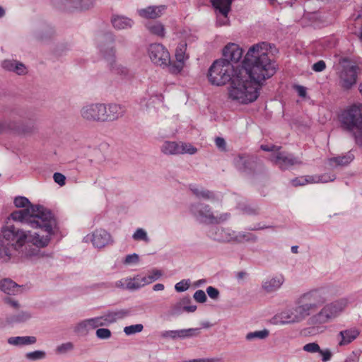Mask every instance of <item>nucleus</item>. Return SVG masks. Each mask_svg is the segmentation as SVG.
Returning a JSON list of instances; mask_svg holds the SVG:
<instances>
[{"label":"nucleus","instance_id":"obj_47","mask_svg":"<svg viewBox=\"0 0 362 362\" xmlns=\"http://www.w3.org/2000/svg\"><path fill=\"white\" fill-rule=\"evenodd\" d=\"M91 329L107 325L103 315L88 319Z\"/></svg>","mask_w":362,"mask_h":362},{"label":"nucleus","instance_id":"obj_55","mask_svg":"<svg viewBox=\"0 0 362 362\" xmlns=\"http://www.w3.org/2000/svg\"><path fill=\"white\" fill-rule=\"evenodd\" d=\"M361 356V351H353L347 356L344 362H358Z\"/></svg>","mask_w":362,"mask_h":362},{"label":"nucleus","instance_id":"obj_50","mask_svg":"<svg viewBox=\"0 0 362 362\" xmlns=\"http://www.w3.org/2000/svg\"><path fill=\"white\" fill-rule=\"evenodd\" d=\"M74 346L72 342H66L63 343L56 348V353L59 354H64L69 351H71L74 349Z\"/></svg>","mask_w":362,"mask_h":362},{"label":"nucleus","instance_id":"obj_49","mask_svg":"<svg viewBox=\"0 0 362 362\" xmlns=\"http://www.w3.org/2000/svg\"><path fill=\"white\" fill-rule=\"evenodd\" d=\"M132 238L134 240H143L146 243H148L150 240L147 235V233L143 228L136 229L132 235Z\"/></svg>","mask_w":362,"mask_h":362},{"label":"nucleus","instance_id":"obj_25","mask_svg":"<svg viewBox=\"0 0 362 362\" xmlns=\"http://www.w3.org/2000/svg\"><path fill=\"white\" fill-rule=\"evenodd\" d=\"M360 334V332L356 328L346 329L341 330L337 334L338 345L343 346L349 344L354 341Z\"/></svg>","mask_w":362,"mask_h":362},{"label":"nucleus","instance_id":"obj_57","mask_svg":"<svg viewBox=\"0 0 362 362\" xmlns=\"http://www.w3.org/2000/svg\"><path fill=\"white\" fill-rule=\"evenodd\" d=\"M194 300L198 303H204L206 300V296L204 291L197 290L193 296Z\"/></svg>","mask_w":362,"mask_h":362},{"label":"nucleus","instance_id":"obj_54","mask_svg":"<svg viewBox=\"0 0 362 362\" xmlns=\"http://www.w3.org/2000/svg\"><path fill=\"white\" fill-rule=\"evenodd\" d=\"M189 287V280H182L181 281L177 283L175 286V289L177 292H183L187 291Z\"/></svg>","mask_w":362,"mask_h":362},{"label":"nucleus","instance_id":"obj_22","mask_svg":"<svg viewBox=\"0 0 362 362\" xmlns=\"http://www.w3.org/2000/svg\"><path fill=\"white\" fill-rule=\"evenodd\" d=\"M167 6L165 5L149 6L145 8L137 10L139 16L146 19H156L161 17L165 13Z\"/></svg>","mask_w":362,"mask_h":362},{"label":"nucleus","instance_id":"obj_13","mask_svg":"<svg viewBox=\"0 0 362 362\" xmlns=\"http://www.w3.org/2000/svg\"><path fill=\"white\" fill-rule=\"evenodd\" d=\"M148 54L151 61L158 66H166L170 62V54L161 44H151L148 47Z\"/></svg>","mask_w":362,"mask_h":362},{"label":"nucleus","instance_id":"obj_56","mask_svg":"<svg viewBox=\"0 0 362 362\" xmlns=\"http://www.w3.org/2000/svg\"><path fill=\"white\" fill-rule=\"evenodd\" d=\"M30 204L29 200L24 197H18L15 198L14 204L16 207L23 208Z\"/></svg>","mask_w":362,"mask_h":362},{"label":"nucleus","instance_id":"obj_53","mask_svg":"<svg viewBox=\"0 0 362 362\" xmlns=\"http://www.w3.org/2000/svg\"><path fill=\"white\" fill-rule=\"evenodd\" d=\"M139 260V255L136 253H133V254L127 255L125 259L123 261V263L126 265H130V264H134L138 263Z\"/></svg>","mask_w":362,"mask_h":362},{"label":"nucleus","instance_id":"obj_30","mask_svg":"<svg viewBox=\"0 0 362 362\" xmlns=\"http://www.w3.org/2000/svg\"><path fill=\"white\" fill-rule=\"evenodd\" d=\"M37 338L34 336L12 337L8 339V343L16 346H22L35 344Z\"/></svg>","mask_w":362,"mask_h":362},{"label":"nucleus","instance_id":"obj_46","mask_svg":"<svg viewBox=\"0 0 362 362\" xmlns=\"http://www.w3.org/2000/svg\"><path fill=\"white\" fill-rule=\"evenodd\" d=\"M31 317V315L26 311H22L18 314L13 315L11 317L10 321L11 322H24Z\"/></svg>","mask_w":362,"mask_h":362},{"label":"nucleus","instance_id":"obj_29","mask_svg":"<svg viewBox=\"0 0 362 362\" xmlns=\"http://www.w3.org/2000/svg\"><path fill=\"white\" fill-rule=\"evenodd\" d=\"M21 286L17 284L11 279H4L0 281V289L8 295H16L19 293Z\"/></svg>","mask_w":362,"mask_h":362},{"label":"nucleus","instance_id":"obj_7","mask_svg":"<svg viewBox=\"0 0 362 362\" xmlns=\"http://www.w3.org/2000/svg\"><path fill=\"white\" fill-rule=\"evenodd\" d=\"M240 66L236 68L226 60L217 59L213 62L209 69L207 77L212 85L223 86L233 80L235 72Z\"/></svg>","mask_w":362,"mask_h":362},{"label":"nucleus","instance_id":"obj_37","mask_svg":"<svg viewBox=\"0 0 362 362\" xmlns=\"http://www.w3.org/2000/svg\"><path fill=\"white\" fill-rule=\"evenodd\" d=\"M216 15V23L218 25H226L229 23L228 13L230 10L226 11L223 8H214Z\"/></svg>","mask_w":362,"mask_h":362},{"label":"nucleus","instance_id":"obj_6","mask_svg":"<svg viewBox=\"0 0 362 362\" xmlns=\"http://www.w3.org/2000/svg\"><path fill=\"white\" fill-rule=\"evenodd\" d=\"M342 127L353 133L356 143L362 146V104H354L340 115Z\"/></svg>","mask_w":362,"mask_h":362},{"label":"nucleus","instance_id":"obj_60","mask_svg":"<svg viewBox=\"0 0 362 362\" xmlns=\"http://www.w3.org/2000/svg\"><path fill=\"white\" fill-rule=\"evenodd\" d=\"M326 68V64L323 60H320L312 66V69L315 72H321Z\"/></svg>","mask_w":362,"mask_h":362},{"label":"nucleus","instance_id":"obj_33","mask_svg":"<svg viewBox=\"0 0 362 362\" xmlns=\"http://www.w3.org/2000/svg\"><path fill=\"white\" fill-rule=\"evenodd\" d=\"M129 312L127 310H118L115 311H108L103 315L104 320L107 325L113 323L117 320H120L127 316Z\"/></svg>","mask_w":362,"mask_h":362},{"label":"nucleus","instance_id":"obj_17","mask_svg":"<svg viewBox=\"0 0 362 362\" xmlns=\"http://www.w3.org/2000/svg\"><path fill=\"white\" fill-rule=\"evenodd\" d=\"M336 178L334 175H305L296 177L291 180V183L294 187L303 186L310 183H326L334 180Z\"/></svg>","mask_w":362,"mask_h":362},{"label":"nucleus","instance_id":"obj_14","mask_svg":"<svg viewBox=\"0 0 362 362\" xmlns=\"http://www.w3.org/2000/svg\"><path fill=\"white\" fill-rule=\"evenodd\" d=\"M52 3L58 8L68 11L86 10L93 6L91 0H53Z\"/></svg>","mask_w":362,"mask_h":362},{"label":"nucleus","instance_id":"obj_62","mask_svg":"<svg viewBox=\"0 0 362 362\" xmlns=\"http://www.w3.org/2000/svg\"><path fill=\"white\" fill-rule=\"evenodd\" d=\"M206 293L209 295V296L212 299H217L219 296L218 290L213 286H209L206 288Z\"/></svg>","mask_w":362,"mask_h":362},{"label":"nucleus","instance_id":"obj_5","mask_svg":"<svg viewBox=\"0 0 362 362\" xmlns=\"http://www.w3.org/2000/svg\"><path fill=\"white\" fill-rule=\"evenodd\" d=\"M322 304L321 308L314 312L308 319V324L313 327H319L334 321L347 307L349 301L346 298H339L330 303Z\"/></svg>","mask_w":362,"mask_h":362},{"label":"nucleus","instance_id":"obj_26","mask_svg":"<svg viewBox=\"0 0 362 362\" xmlns=\"http://www.w3.org/2000/svg\"><path fill=\"white\" fill-rule=\"evenodd\" d=\"M1 66L6 71H13L18 75L25 74L27 73L26 66L21 62L13 59H6Z\"/></svg>","mask_w":362,"mask_h":362},{"label":"nucleus","instance_id":"obj_10","mask_svg":"<svg viewBox=\"0 0 362 362\" xmlns=\"http://www.w3.org/2000/svg\"><path fill=\"white\" fill-rule=\"evenodd\" d=\"M161 151L165 155L195 154L197 149L190 144L175 141H165L161 146Z\"/></svg>","mask_w":362,"mask_h":362},{"label":"nucleus","instance_id":"obj_52","mask_svg":"<svg viewBox=\"0 0 362 362\" xmlns=\"http://www.w3.org/2000/svg\"><path fill=\"white\" fill-rule=\"evenodd\" d=\"M96 337L100 339H107L111 337V331L107 328H99L95 332Z\"/></svg>","mask_w":362,"mask_h":362},{"label":"nucleus","instance_id":"obj_8","mask_svg":"<svg viewBox=\"0 0 362 362\" xmlns=\"http://www.w3.org/2000/svg\"><path fill=\"white\" fill-rule=\"evenodd\" d=\"M98 41L100 53L109 63L111 69L117 74L127 75L128 70L123 66L115 63V49L113 45V36L111 34H107L100 37Z\"/></svg>","mask_w":362,"mask_h":362},{"label":"nucleus","instance_id":"obj_61","mask_svg":"<svg viewBox=\"0 0 362 362\" xmlns=\"http://www.w3.org/2000/svg\"><path fill=\"white\" fill-rule=\"evenodd\" d=\"M318 353L320 354V355L322 356V362L329 361L332 356V354L331 351L328 349H326L324 350H322L320 349V351H319Z\"/></svg>","mask_w":362,"mask_h":362},{"label":"nucleus","instance_id":"obj_23","mask_svg":"<svg viewBox=\"0 0 362 362\" xmlns=\"http://www.w3.org/2000/svg\"><path fill=\"white\" fill-rule=\"evenodd\" d=\"M234 231L218 227H212L208 231V236L218 242H230L232 240Z\"/></svg>","mask_w":362,"mask_h":362},{"label":"nucleus","instance_id":"obj_41","mask_svg":"<svg viewBox=\"0 0 362 362\" xmlns=\"http://www.w3.org/2000/svg\"><path fill=\"white\" fill-rule=\"evenodd\" d=\"M214 8H223L224 11L230 10L232 0H210Z\"/></svg>","mask_w":362,"mask_h":362},{"label":"nucleus","instance_id":"obj_12","mask_svg":"<svg viewBox=\"0 0 362 362\" xmlns=\"http://www.w3.org/2000/svg\"><path fill=\"white\" fill-rule=\"evenodd\" d=\"M103 103H90L80 110L81 118L89 122H102Z\"/></svg>","mask_w":362,"mask_h":362},{"label":"nucleus","instance_id":"obj_39","mask_svg":"<svg viewBox=\"0 0 362 362\" xmlns=\"http://www.w3.org/2000/svg\"><path fill=\"white\" fill-rule=\"evenodd\" d=\"M90 329L91 328L88 319L77 323L74 328V331L79 335H86Z\"/></svg>","mask_w":362,"mask_h":362},{"label":"nucleus","instance_id":"obj_43","mask_svg":"<svg viewBox=\"0 0 362 362\" xmlns=\"http://www.w3.org/2000/svg\"><path fill=\"white\" fill-rule=\"evenodd\" d=\"M25 357L27 360L35 361L38 360H42L46 357V353L42 350H36L25 354Z\"/></svg>","mask_w":362,"mask_h":362},{"label":"nucleus","instance_id":"obj_31","mask_svg":"<svg viewBox=\"0 0 362 362\" xmlns=\"http://www.w3.org/2000/svg\"><path fill=\"white\" fill-rule=\"evenodd\" d=\"M190 190L199 199L215 201L218 199V196L212 191L203 188H198L195 186H190Z\"/></svg>","mask_w":362,"mask_h":362},{"label":"nucleus","instance_id":"obj_38","mask_svg":"<svg viewBox=\"0 0 362 362\" xmlns=\"http://www.w3.org/2000/svg\"><path fill=\"white\" fill-rule=\"evenodd\" d=\"M269 335V331L267 329H263L262 330H257L255 332H248L245 339L247 341H252L255 339H265Z\"/></svg>","mask_w":362,"mask_h":362},{"label":"nucleus","instance_id":"obj_35","mask_svg":"<svg viewBox=\"0 0 362 362\" xmlns=\"http://www.w3.org/2000/svg\"><path fill=\"white\" fill-rule=\"evenodd\" d=\"M257 238L254 234L249 233V232H240L238 233H235L234 231V235H233L232 240L242 243L244 241L247 242H255L257 240Z\"/></svg>","mask_w":362,"mask_h":362},{"label":"nucleus","instance_id":"obj_27","mask_svg":"<svg viewBox=\"0 0 362 362\" xmlns=\"http://www.w3.org/2000/svg\"><path fill=\"white\" fill-rule=\"evenodd\" d=\"M112 26L117 30L129 29L133 27L134 21L124 16L113 15L111 18Z\"/></svg>","mask_w":362,"mask_h":362},{"label":"nucleus","instance_id":"obj_18","mask_svg":"<svg viewBox=\"0 0 362 362\" xmlns=\"http://www.w3.org/2000/svg\"><path fill=\"white\" fill-rule=\"evenodd\" d=\"M271 160L281 169H287L293 165L302 164L301 160L298 158L284 152L275 153L272 157Z\"/></svg>","mask_w":362,"mask_h":362},{"label":"nucleus","instance_id":"obj_45","mask_svg":"<svg viewBox=\"0 0 362 362\" xmlns=\"http://www.w3.org/2000/svg\"><path fill=\"white\" fill-rule=\"evenodd\" d=\"M184 65H185V64H183L182 62H177V61L172 62L170 60V62L168 64H166V66H163L167 67L168 69L169 72L174 74H177L182 70Z\"/></svg>","mask_w":362,"mask_h":362},{"label":"nucleus","instance_id":"obj_1","mask_svg":"<svg viewBox=\"0 0 362 362\" xmlns=\"http://www.w3.org/2000/svg\"><path fill=\"white\" fill-rule=\"evenodd\" d=\"M10 216L13 221L39 228L45 234L41 235L39 232L27 233L13 225H8L2 227L0 238L25 257L38 255L40 249L48 245L57 226L52 214L42 206L31 205L27 209L12 212Z\"/></svg>","mask_w":362,"mask_h":362},{"label":"nucleus","instance_id":"obj_24","mask_svg":"<svg viewBox=\"0 0 362 362\" xmlns=\"http://www.w3.org/2000/svg\"><path fill=\"white\" fill-rule=\"evenodd\" d=\"M198 329H179V330H168V331H163L160 333V337L163 339H176L177 338L184 339L190 337L192 336L196 335L197 332H198Z\"/></svg>","mask_w":362,"mask_h":362},{"label":"nucleus","instance_id":"obj_3","mask_svg":"<svg viewBox=\"0 0 362 362\" xmlns=\"http://www.w3.org/2000/svg\"><path fill=\"white\" fill-rule=\"evenodd\" d=\"M272 46L261 42L251 46L246 53L241 69H245L258 80H266L276 72L274 62L269 56Z\"/></svg>","mask_w":362,"mask_h":362},{"label":"nucleus","instance_id":"obj_59","mask_svg":"<svg viewBox=\"0 0 362 362\" xmlns=\"http://www.w3.org/2000/svg\"><path fill=\"white\" fill-rule=\"evenodd\" d=\"M53 179L61 187L64 186L66 183V177L60 173H54Z\"/></svg>","mask_w":362,"mask_h":362},{"label":"nucleus","instance_id":"obj_19","mask_svg":"<svg viewBox=\"0 0 362 362\" xmlns=\"http://www.w3.org/2000/svg\"><path fill=\"white\" fill-rule=\"evenodd\" d=\"M162 276V272L158 269H153L151 273L144 277H136L134 281L127 284V287L129 289H138L145 285L151 284Z\"/></svg>","mask_w":362,"mask_h":362},{"label":"nucleus","instance_id":"obj_2","mask_svg":"<svg viewBox=\"0 0 362 362\" xmlns=\"http://www.w3.org/2000/svg\"><path fill=\"white\" fill-rule=\"evenodd\" d=\"M337 295L336 288L330 285L308 290L298 296L289 306L274 317L275 323L281 325L300 323L309 318L318 307Z\"/></svg>","mask_w":362,"mask_h":362},{"label":"nucleus","instance_id":"obj_4","mask_svg":"<svg viewBox=\"0 0 362 362\" xmlns=\"http://www.w3.org/2000/svg\"><path fill=\"white\" fill-rule=\"evenodd\" d=\"M255 76L245 69H238L228 88V99L239 104H249L255 101L259 97L262 82L264 80L256 79Z\"/></svg>","mask_w":362,"mask_h":362},{"label":"nucleus","instance_id":"obj_32","mask_svg":"<svg viewBox=\"0 0 362 362\" xmlns=\"http://www.w3.org/2000/svg\"><path fill=\"white\" fill-rule=\"evenodd\" d=\"M354 158V154L349 151L344 155L329 158V163L332 166H344L349 164Z\"/></svg>","mask_w":362,"mask_h":362},{"label":"nucleus","instance_id":"obj_16","mask_svg":"<svg viewBox=\"0 0 362 362\" xmlns=\"http://www.w3.org/2000/svg\"><path fill=\"white\" fill-rule=\"evenodd\" d=\"M103 109L102 122L116 121L124 114V107L115 103L108 105L103 103Z\"/></svg>","mask_w":362,"mask_h":362},{"label":"nucleus","instance_id":"obj_34","mask_svg":"<svg viewBox=\"0 0 362 362\" xmlns=\"http://www.w3.org/2000/svg\"><path fill=\"white\" fill-rule=\"evenodd\" d=\"M146 28L148 32L158 37L163 38L165 35V30L164 25L160 22L156 21L148 23L146 25Z\"/></svg>","mask_w":362,"mask_h":362},{"label":"nucleus","instance_id":"obj_36","mask_svg":"<svg viewBox=\"0 0 362 362\" xmlns=\"http://www.w3.org/2000/svg\"><path fill=\"white\" fill-rule=\"evenodd\" d=\"M250 159L248 156H238L234 159V165L240 171H246L250 167Z\"/></svg>","mask_w":362,"mask_h":362},{"label":"nucleus","instance_id":"obj_15","mask_svg":"<svg viewBox=\"0 0 362 362\" xmlns=\"http://www.w3.org/2000/svg\"><path fill=\"white\" fill-rule=\"evenodd\" d=\"M84 242H92L97 248H103L112 243L111 235L104 229L95 230L91 235H87L83 238Z\"/></svg>","mask_w":362,"mask_h":362},{"label":"nucleus","instance_id":"obj_21","mask_svg":"<svg viewBox=\"0 0 362 362\" xmlns=\"http://www.w3.org/2000/svg\"><path fill=\"white\" fill-rule=\"evenodd\" d=\"M223 54L224 58L221 59L226 60L232 64V63H237L240 61L243 51L237 44L230 43L224 47Z\"/></svg>","mask_w":362,"mask_h":362},{"label":"nucleus","instance_id":"obj_20","mask_svg":"<svg viewBox=\"0 0 362 362\" xmlns=\"http://www.w3.org/2000/svg\"><path fill=\"white\" fill-rule=\"evenodd\" d=\"M285 279L283 274H279L264 279L262 282V288L267 293H271L279 290Z\"/></svg>","mask_w":362,"mask_h":362},{"label":"nucleus","instance_id":"obj_64","mask_svg":"<svg viewBox=\"0 0 362 362\" xmlns=\"http://www.w3.org/2000/svg\"><path fill=\"white\" fill-rule=\"evenodd\" d=\"M215 143H216V146L218 148H220L221 150L226 149V141H225L224 139H223L221 137H216L215 139Z\"/></svg>","mask_w":362,"mask_h":362},{"label":"nucleus","instance_id":"obj_58","mask_svg":"<svg viewBox=\"0 0 362 362\" xmlns=\"http://www.w3.org/2000/svg\"><path fill=\"white\" fill-rule=\"evenodd\" d=\"M13 122L0 121V134L11 131Z\"/></svg>","mask_w":362,"mask_h":362},{"label":"nucleus","instance_id":"obj_44","mask_svg":"<svg viewBox=\"0 0 362 362\" xmlns=\"http://www.w3.org/2000/svg\"><path fill=\"white\" fill-rule=\"evenodd\" d=\"M185 52L186 45L180 44L177 46L175 50V58L177 62L185 64V60L188 58V57L185 54Z\"/></svg>","mask_w":362,"mask_h":362},{"label":"nucleus","instance_id":"obj_63","mask_svg":"<svg viewBox=\"0 0 362 362\" xmlns=\"http://www.w3.org/2000/svg\"><path fill=\"white\" fill-rule=\"evenodd\" d=\"M187 362H222V358H218V357L197 358V359L189 360Z\"/></svg>","mask_w":362,"mask_h":362},{"label":"nucleus","instance_id":"obj_40","mask_svg":"<svg viewBox=\"0 0 362 362\" xmlns=\"http://www.w3.org/2000/svg\"><path fill=\"white\" fill-rule=\"evenodd\" d=\"M240 209L244 214L255 216L259 214V209L257 206L252 204L240 205Z\"/></svg>","mask_w":362,"mask_h":362},{"label":"nucleus","instance_id":"obj_28","mask_svg":"<svg viewBox=\"0 0 362 362\" xmlns=\"http://www.w3.org/2000/svg\"><path fill=\"white\" fill-rule=\"evenodd\" d=\"M18 252L0 238V261L4 263L8 262L14 259L16 253Z\"/></svg>","mask_w":362,"mask_h":362},{"label":"nucleus","instance_id":"obj_11","mask_svg":"<svg viewBox=\"0 0 362 362\" xmlns=\"http://www.w3.org/2000/svg\"><path fill=\"white\" fill-rule=\"evenodd\" d=\"M358 66L355 65L346 66L339 76V85L346 90H350L357 81Z\"/></svg>","mask_w":362,"mask_h":362},{"label":"nucleus","instance_id":"obj_9","mask_svg":"<svg viewBox=\"0 0 362 362\" xmlns=\"http://www.w3.org/2000/svg\"><path fill=\"white\" fill-rule=\"evenodd\" d=\"M189 211L199 221L209 224H219L227 221L230 216L228 213L216 216L214 215L211 207L204 203L191 204Z\"/></svg>","mask_w":362,"mask_h":362},{"label":"nucleus","instance_id":"obj_51","mask_svg":"<svg viewBox=\"0 0 362 362\" xmlns=\"http://www.w3.org/2000/svg\"><path fill=\"white\" fill-rule=\"evenodd\" d=\"M303 350L308 353L314 354V353H318L319 351H320V347L318 345V344H317L315 342H311V343L305 344L303 347Z\"/></svg>","mask_w":362,"mask_h":362},{"label":"nucleus","instance_id":"obj_42","mask_svg":"<svg viewBox=\"0 0 362 362\" xmlns=\"http://www.w3.org/2000/svg\"><path fill=\"white\" fill-rule=\"evenodd\" d=\"M12 129L11 131L15 132L18 134H30L34 132L35 127L33 124L23 125V126H16L15 122H13V125L11 126Z\"/></svg>","mask_w":362,"mask_h":362},{"label":"nucleus","instance_id":"obj_48","mask_svg":"<svg viewBox=\"0 0 362 362\" xmlns=\"http://www.w3.org/2000/svg\"><path fill=\"white\" fill-rule=\"evenodd\" d=\"M144 329V326L141 324H136L129 326H127L124 328V332L127 335H132L136 333L141 332Z\"/></svg>","mask_w":362,"mask_h":362}]
</instances>
